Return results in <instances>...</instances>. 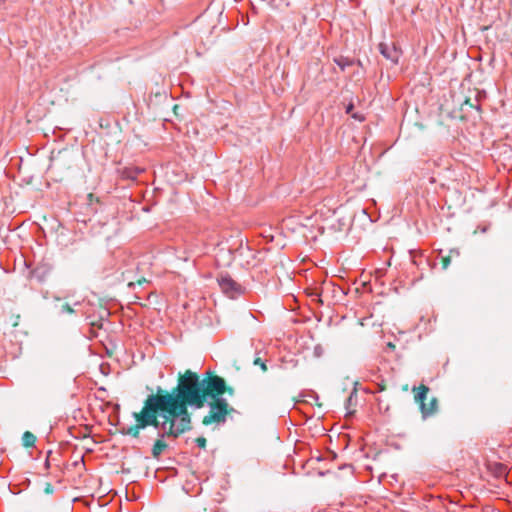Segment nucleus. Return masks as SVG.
I'll list each match as a JSON object with an SVG mask.
<instances>
[{"label":"nucleus","mask_w":512,"mask_h":512,"mask_svg":"<svg viewBox=\"0 0 512 512\" xmlns=\"http://www.w3.org/2000/svg\"><path fill=\"white\" fill-rule=\"evenodd\" d=\"M159 387L156 394L149 395L164 418L173 428L178 437L192 429L191 414L188 407L201 409L215 394H234L232 387H227L225 380L218 376L206 373L200 379L198 375L186 370L179 375L177 386L171 392L162 393Z\"/></svg>","instance_id":"obj_1"},{"label":"nucleus","mask_w":512,"mask_h":512,"mask_svg":"<svg viewBox=\"0 0 512 512\" xmlns=\"http://www.w3.org/2000/svg\"><path fill=\"white\" fill-rule=\"evenodd\" d=\"M133 416L136 420L135 426L122 428L123 434L138 438L140 430L147 426H153L155 429L160 431L161 437L178 438V435H176L173 428L170 429V424L164 418L163 414L160 413V410L150 396L145 400L142 410L139 413H134Z\"/></svg>","instance_id":"obj_2"},{"label":"nucleus","mask_w":512,"mask_h":512,"mask_svg":"<svg viewBox=\"0 0 512 512\" xmlns=\"http://www.w3.org/2000/svg\"><path fill=\"white\" fill-rule=\"evenodd\" d=\"M223 394H215L213 397H209V400L205 403L209 407V412L203 417L202 423L205 426L211 424H224L227 419V415L234 409L231 408Z\"/></svg>","instance_id":"obj_3"},{"label":"nucleus","mask_w":512,"mask_h":512,"mask_svg":"<svg viewBox=\"0 0 512 512\" xmlns=\"http://www.w3.org/2000/svg\"><path fill=\"white\" fill-rule=\"evenodd\" d=\"M428 392L429 387L426 385H420L417 388V393L415 394V401L420 405L423 418L434 415L438 409V400L436 397H432L429 403L425 402Z\"/></svg>","instance_id":"obj_4"},{"label":"nucleus","mask_w":512,"mask_h":512,"mask_svg":"<svg viewBox=\"0 0 512 512\" xmlns=\"http://www.w3.org/2000/svg\"><path fill=\"white\" fill-rule=\"evenodd\" d=\"M218 284L222 292L232 299L238 297L244 291V288L228 274H221L218 277Z\"/></svg>","instance_id":"obj_5"},{"label":"nucleus","mask_w":512,"mask_h":512,"mask_svg":"<svg viewBox=\"0 0 512 512\" xmlns=\"http://www.w3.org/2000/svg\"><path fill=\"white\" fill-rule=\"evenodd\" d=\"M379 51L386 59L392 61L393 63H398L400 52L395 46H389L385 43H380Z\"/></svg>","instance_id":"obj_6"},{"label":"nucleus","mask_w":512,"mask_h":512,"mask_svg":"<svg viewBox=\"0 0 512 512\" xmlns=\"http://www.w3.org/2000/svg\"><path fill=\"white\" fill-rule=\"evenodd\" d=\"M164 438L165 437H161L160 431H158V439L155 441L152 447V456L156 459H158L168 447L164 441Z\"/></svg>","instance_id":"obj_7"},{"label":"nucleus","mask_w":512,"mask_h":512,"mask_svg":"<svg viewBox=\"0 0 512 512\" xmlns=\"http://www.w3.org/2000/svg\"><path fill=\"white\" fill-rule=\"evenodd\" d=\"M142 172H144V169L140 167H126L122 171V176L126 179L135 180Z\"/></svg>","instance_id":"obj_8"},{"label":"nucleus","mask_w":512,"mask_h":512,"mask_svg":"<svg viewBox=\"0 0 512 512\" xmlns=\"http://www.w3.org/2000/svg\"><path fill=\"white\" fill-rule=\"evenodd\" d=\"M35 441H36V437L33 433H31L29 431L24 432V434L22 436V444L24 447H26V448L34 447Z\"/></svg>","instance_id":"obj_9"},{"label":"nucleus","mask_w":512,"mask_h":512,"mask_svg":"<svg viewBox=\"0 0 512 512\" xmlns=\"http://www.w3.org/2000/svg\"><path fill=\"white\" fill-rule=\"evenodd\" d=\"M334 62L339 66V68L344 71L347 67H350L353 65L354 61L348 57H337L334 58Z\"/></svg>","instance_id":"obj_10"},{"label":"nucleus","mask_w":512,"mask_h":512,"mask_svg":"<svg viewBox=\"0 0 512 512\" xmlns=\"http://www.w3.org/2000/svg\"><path fill=\"white\" fill-rule=\"evenodd\" d=\"M253 364H254V365H259V366H260V368H261V370H262L263 372H266V371L268 370L267 365H266V362H265V361H263V360L259 357V353H257V354H256V357H255V359L253 360Z\"/></svg>","instance_id":"obj_11"},{"label":"nucleus","mask_w":512,"mask_h":512,"mask_svg":"<svg viewBox=\"0 0 512 512\" xmlns=\"http://www.w3.org/2000/svg\"><path fill=\"white\" fill-rule=\"evenodd\" d=\"M73 312H74V310L69 304H63L59 310L60 314H66V313L71 314Z\"/></svg>","instance_id":"obj_12"},{"label":"nucleus","mask_w":512,"mask_h":512,"mask_svg":"<svg viewBox=\"0 0 512 512\" xmlns=\"http://www.w3.org/2000/svg\"><path fill=\"white\" fill-rule=\"evenodd\" d=\"M206 442H207V441H206V438H205V437H203V436L198 437V438H196V440H195L196 445H197L199 448H201V449H205V448H206Z\"/></svg>","instance_id":"obj_13"},{"label":"nucleus","mask_w":512,"mask_h":512,"mask_svg":"<svg viewBox=\"0 0 512 512\" xmlns=\"http://www.w3.org/2000/svg\"><path fill=\"white\" fill-rule=\"evenodd\" d=\"M442 260V268L445 270L449 267L450 265V262H451V256H443L441 258Z\"/></svg>","instance_id":"obj_14"},{"label":"nucleus","mask_w":512,"mask_h":512,"mask_svg":"<svg viewBox=\"0 0 512 512\" xmlns=\"http://www.w3.org/2000/svg\"><path fill=\"white\" fill-rule=\"evenodd\" d=\"M45 492H46V493H48V494H50V493H52V492H53V487H52V485H51V484H49V483H48V484L46 485V487H45Z\"/></svg>","instance_id":"obj_15"},{"label":"nucleus","mask_w":512,"mask_h":512,"mask_svg":"<svg viewBox=\"0 0 512 512\" xmlns=\"http://www.w3.org/2000/svg\"><path fill=\"white\" fill-rule=\"evenodd\" d=\"M453 255H455V256H459V255H460V253H459V251H458V250L452 249V250H450V252H449V255H448V256H451V257H452Z\"/></svg>","instance_id":"obj_16"},{"label":"nucleus","mask_w":512,"mask_h":512,"mask_svg":"<svg viewBox=\"0 0 512 512\" xmlns=\"http://www.w3.org/2000/svg\"><path fill=\"white\" fill-rule=\"evenodd\" d=\"M352 109H353V104H349V105L347 106V108H346V112H347V113H350Z\"/></svg>","instance_id":"obj_17"},{"label":"nucleus","mask_w":512,"mask_h":512,"mask_svg":"<svg viewBox=\"0 0 512 512\" xmlns=\"http://www.w3.org/2000/svg\"><path fill=\"white\" fill-rule=\"evenodd\" d=\"M384 389H385L384 386H382V385L379 386V391H383Z\"/></svg>","instance_id":"obj_18"},{"label":"nucleus","mask_w":512,"mask_h":512,"mask_svg":"<svg viewBox=\"0 0 512 512\" xmlns=\"http://www.w3.org/2000/svg\"><path fill=\"white\" fill-rule=\"evenodd\" d=\"M486 231H487V228H486V227H483V228L481 229V232H483V233H485Z\"/></svg>","instance_id":"obj_19"},{"label":"nucleus","mask_w":512,"mask_h":512,"mask_svg":"<svg viewBox=\"0 0 512 512\" xmlns=\"http://www.w3.org/2000/svg\"><path fill=\"white\" fill-rule=\"evenodd\" d=\"M352 401V395L347 399V402H351Z\"/></svg>","instance_id":"obj_20"},{"label":"nucleus","mask_w":512,"mask_h":512,"mask_svg":"<svg viewBox=\"0 0 512 512\" xmlns=\"http://www.w3.org/2000/svg\"><path fill=\"white\" fill-rule=\"evenodd\" d=\"M353 118L360 119L356 114L353 115Z\"/></svg>","instance_id":"obj_21"},{"label":"nucleus","mask_w":512,"mask_h":512,"mask_svg":"<svg viewBox=\"0 0 512 512\" xmlns=\"http://www.w3.org/2000/svg\"><path fill=\"white\" fill-rule=\"evenodd\" d=\"M6 0H0V4L4 3Z\"/></svg>","instance_id":"obj_22"}]
</instances>
